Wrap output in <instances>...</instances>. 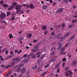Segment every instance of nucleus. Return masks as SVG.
<instances>
[{
    "label": "nucleus",
    "mask_w": 77,
    "mask_h": 77,
    "mask_svg": "<svg viewBox=\"0 0 77 77\" xmlns=\"http://www.w3.org/2000/svg\"><path fill=\"white\" fill-rule=\"evenodd\" d=\"M11 66L10 65H8L7 66H6V68H10Z\"/></svg>",
    "instance_id": "nucleus-59"
},
{
    "label": "nucleus",
    "mask_w": 77,
    "mask_h": 77,
    "mask_svg": "<svg viewBox=\"0 0 77 77\" xmlns=\"http://www.w3.org/2000/svg\"><path fill=\"white\" fill-rule=\"evenodd\" d=\"M12 20H15V17H12L11 18Z\"/></svg>",
    "instance_id": "nucleus-57"
},
{
    "label": "nucleus",
    "mask_w": 77,
    "mask_h": 77,
    "mask_svg": "<svg viewBox=\"0 0 77 77\" xmlns=\"http://www.w3.org/2000/svg\"><path fill=\"white\" fill-rule=\"evenodd\" d=\"M12 5H13V6H15L17 5V3H16V2H14L13 3Z\"/></svg>",
    "instance_id": "nucleus-34"
},
{
    "label": "nucleus",
    "mask_w": 77,
    "mask_h": 77,
    "mask_svg": "<svg viewBox=\"0 0 77 77\" xmlns=\"http://www.w3.org/2000/svg\"><path fill=\"white\" fill-rule=\"evenodd\" d=\"M21 69H20V68H18L17 69H16L15 70V71H17V72H21Z\"/></svg>",
    "instance_id": "nucleus-25"
},
{
    "label": "nucleus",
    "mask_w": 77,
    "mask_h": 77,
    "mask_svg": "<svg viewBox=\"0 0 77 77\" xmlns=\"http://www.w3.org/2000/svg\"><path fill=\"white\" fill-rule=\"evenodd\" d=\"M55 60H56V59L52 58L49 61V63H51V62H54V61H55Z\"/></svg>",
    "instance_id": "nucleus-19"
},
{
    "label": "nucleus",
    "mask_w": 77,
    "mask_h": 77,
    "mask_svg": "<svg viewBox=\"0 0 77 77\" xmlns=\"http://www.w3.org/2000/svg\"><path fill=\"white\" fill-rule=\"evenodd\" d=\"M29 58H26L24 60H23L22 61V62H23L24 63H28L29 62Z\"/></svg>",
    "instance_id": "nucleus-5"
},
{
    "label": "nucleus",
    "mask_w": 77,
    "mask_h": 77,
    "mask_svg": "<svg viewBox=\"0 0 77 77\" xmlns=\"http://www.w3.org/2000/svg\"><path fill=\"white\" fill-rule=\"evenodd\" d=\"M45 56V54H44L42 56V58H44Z\"/></svg>",
    "instance_id": "nucleus-61"
},
{
    "label": "nucleus",
    "mask_w": 77,
    "mask_h": 77,
    "mask_svg": "<svg viewBox=\"0 0 77 77\" xmlns=\"http://www.w3.org/2000/svg\"><path fill=\"white\" fill-rule=\"evenodd\" d=\"M32 36V34H28L26 35V38H29V39H30Z\"/></svg>",
    "instance_id": "nucleus-9"
},
{
    "label": "nucleus",
    "mask_w": 77,
    "mask_h": 77,
    "mask_svg": "<svg viewBox=\"0 0 77 77\" xmlns=\"http://www.w3.org/2000/svg\"><path fill=\"white\" fill-rule=\"evenodd\" d=\"M66 54V52H61L60 53L61 54H64V55H65Z\"/></svg>",
    "instance_id": "nucleus-43"
},
{
    "label": "nucleus",
    "mask_w": 77,
    "mask_h": 77,
    "mask_svg": "<svg viewBox=\"0 0 77 77\" xmlns=\"http://www.w3.org/2000/svg\"><path fill=\"white\" fill-rule=\"evenodd\" d=\"M51 34L52 35H53V36H56V34H55V33H54V32H51Z\"/></svg>",
    "instance_id": "nucleus-36"
},
{
    "label": "nucleus",
    "mask_w": 77,
    "mask_h": 77,
    "mask_svg": "<svg viewBox=\"0 0 77 77\" xmlns=\"http://www.w3.org/2000/svg\"><path fill=\"white\" fill-rule=\"evenodd\" d=\"M9 36L10 39H11L12 38H14V36H12V34H10Z\"/></svg>",
    "instance_id": "nucleus-32"
},
{
    "label": "nucleus",
    "mask_w": 77,
    "mask_h": 77,
    "mask_svg": "<svg viewBox=\"0 0 77 77\" xmlns=\"http://www.w3.org/2000/svg\"><path fill=\"white\" fill-rule=\"evenodd\" d=\"M24 65L22 63H21L20 64L18 65L17 66H16L15 67L16 68H17L18 67H19V68H21V67H22V66H24Z\"/></svg>",
    "instance_id": "nucleus-11"
},
{
    "label": "nucleus",
    "mask_w": 77,
    "mask_h": 77,
    "mask_svg": "<svg viewBox=\"0 0 77 77\" xmlns=\"http://www.w3.org/2000/svg\"><path fill=\"white\" fill-rule=\"evenodd\" d=\"M26 69L24 68H23L22 70L21 73L24 74L26 72Z\"/></svg>",
    "instance_id": "nucleus-15"
},
{
    "label": "nucleus",
    "mask_w": 77,
    "mask_h": 77,
    "mask_svg": "<svg viewBox=\"0 0 77 77\" xmlns=\"http://www.w3.org/2000/svg\"><path fill=\"white\" fill-rule=\"evenodd\" d=\"M41 59H39L37 61V63H41Z\"/></svg>",
    "instance_id": "nucleus-47"
},
{
    "label": "nucleus",
    "mask_w": 77,
    "mask_h": 77,
    "mask_svg": "<svg viewBox=\"0 0 77 77\" xmlns=\"http://www.w3.org/2000/svg\"><path fill=\"white\" fill-rule=\"evenodd\" d=\"M77 61H74L72 63L71 65L72 66H75L77 65Z\"/></svg>",
    "instance_id": "nucleus-10"
},
{
    "label": "nucleus",
    "mask_w": 77,
    "mask_h": 77,
    "mask_svg": "<svg viewBox=\"0 0 77 77\" xmlns=\"http://www.w3.org/2000/svg\"><path fill=\"white\" fill-rule=\"evenodd\" d=\"M3 6H4V7L6 8L8 6V4H4L3 5Z\"/></svg>",
    "instance_id": "nucleus-31"
},
{
    "label": "nucleus",
    "mask_w": 77,
    "mask_h": 77,
    "mask_svg": "<svg viewBox=\"0 0 77 77\" xmlns=\"http://www.w3.org/2000/svg\"><path fill=\"white\" fill-rule=\"evenodd\" d=\"M60 35H61V34H58L57 36V37H59L60 36Z\"/></svg>",
    "instance_id": "nucleus-63"
},
{
    "label": "nucleus",
    "mask_w": 77,
    "mask_h": 77,
    "mask_svg": "<svg viewBox=\"0 0 77 77\" xmlns=\"http://www.w3.org/2000/svg\"><path fill=\"white\" fill-rule=\"evenodd\" d=\"M77 21V19H75V20H72V23H75Z\"/></svg>",
    "instance_id": "nucleus-30"
},
{
    "label": "nucleus",
    "mask_w": 77,
    "mask_h": 77,
    "mask_svg": "<svg viewBox=\"0 0 77 77\" xmlns=\"http://www.w3.org/2000/svg\"><path fill=\"white\" fill-rule=\"evenodd\" d=\"M49 65H50V64H48L45 66V68H47L49 66Z\"/></svg>",
    "instance_id": "nucleus-37"
},
{
    "label": "nucleus",
    "mask_w": 77,
    "mask_h": 77,
    "mask_svg": "<svg viewBox=\"0 0 77 77\" xmlns=\"http://www.w3.org/2000/svg\"><path fill=\"white\" fill-rule=\"evenodd\" d=\"M75 38V35H73L72 37L70 38L68 40L70 41H71L72 39H74Z\"/></svg>",
    "instance_id": "nucleus-13"
},
{
    "label": "nucleus",
    "mask_w": 77,
    "mask_h": 77,
    "mask_svg": "<svg viewBox=\"0 0 77 77\" xmlns=\"http://www.w3.org/2000/svg\"><path fill=\"white\" fill-rule=\"evenodd\" d=\"M13 6H10L9 8L8 9V11H10V10H11V9H13Z\"/></svg>",
    "instance_id": "nucleus-27"
},
{
    "label": "nucleus",
    "mask_w": 77,
    "mask_h": 77,
    "mask_svg": "<svg viewBox=\"0 0 77 77\" xmlns=\"http://www.w3.org/2000/svg\"><path fill=\"white\" fill-rule=\"evenodd\" d=\"M65 24L63 23L62 24V28H65Z\"/></svg>",
    "instance_id": "nucleus-40"
},
{
    "label": "nucleus",
    "mask_w": 77,
    "mask_h": 77,
    "mask_svg": "<svg viewBox=\"0 0 77 77\" xmlns=\"http://www.w3.org/2000/svg\"><path fill=\"white\" fill-rule=\"evenodd\" d=\"M37 42H38V40H35L33 41V42L34 43Z\"/></svg>",
    "instance_id": "nucleus-55"
},
{
    "label": "nucleus",
    "mask_w": 77,
    "mask_h": 77,
    "mask_svg": "<svg viewBox=\"0 0 77 77\" xmlns=\"http://www.w3.org/2000/svg\"><path fill=\"white\" fill-rule=\"evenodd\" d=\"M68 69H69V68H68V67H66L65 68V70H66V71H68Z\"/></svg>",
    "instance_id": "nucleus-52"
},
{
    "label": "nucleus",
    "mask_w": 77,
    "mask_h": 77,
    "mask_svg": "<svg viewBox=\"0 0 77 77\" xmlns=\"http://www.w3.org/2000/svg\"><path fill=\"white\" fill-rule=\"evenodd\" d=\"M75 15L73 16V17H75V18H76L77 17V12L75 13Z\"/></svg>",
    "instance_id": "nucleus-33"
},
{
    "label": "nucleus",
    "mask_w": 77,
    "mask_h": 77,
    "mask_svg": "<svg viewBox=\"0 0 77 77\" xmlns=\"http://www.w3.org/2000/svg\"><path fill=\"white\" fill-rule=\"evenodd\" d=\"M56 50V47H52L51 49V50L52 51H55Z\"/></svg>",
    "instance_id": "nucleus-18"
},
{
    "label": "nucleus",
    "mask_w": 77,
    "mask_h": 77,
    "mask_svg": "<svg viewBox=\"0 0 77 77\" xmlns=\"http://www.w3.org/2000/svg\"><path fill=\"white\" fill-rule=\"evenodd\" d=\"M68 57H71V53H69V54H68Z\"/></svg>",
    "instance_id": "nucleus-49"
},
{
    "label": "nucleus",
    "mask_w": 77,
    "mask_h": 77,
    "mask_svg": "<svg viewBox=\"0 0 77 77\" xmlns=\"http://www.w3.org/2000/svg\"><path fill=\"white\" fill-rule=\"evenodd\" d=\"M41 54V52H38V53H37L36 54V55H40Z\"/></svg>",
    "instance_id": "nucleus-45"
},
{
    "label": "nucleus",
    "mask_w": 77,
    "mask_h": 77,
    "mask_svg": "<svg viewBox=\"0 0 77 77\" xmlns=\"http://www.w3.org/2000/svg\"><path fill=\"white\" fill-rule=\"evenodd\" d=\"M59 65L58 64H57L55 66V68H56V69H58V68H59Z\"/></svg>",
    "instance_id": "nucleus-35"
},
{
    "label": "nucleus",
    "mask_w": 77,
    "mask_h": 77,
    "mask_svg": "<svg viewBox=\"0 0 77 77\" xmlns=\"http://www.w3.org/2000/svg\"><path fill=\"white\" fill-rule=\"evenodd\" d=\"M11 12H8L7 13V17H8L9 15H10L11 14Z\"/></svg>",
    "instance_id": "nucleus-39"
},
{
    "label": "nucleus",
    "mask_w": 77,
    "mask_h": 77,
    "mask_svg": "<svg viewBox=\"0 0 77 77\" xmlns=\"http://www.w3.org/2000/svg\"><path fill=\"white\" fill-rule=\"evenodd\" d=\"M47 73L46 72H44L43 74H42V75H41V76H43L44 75H45V74H46V73Z\"/></svg>",
    "instance_id": "nucleus-38"
},
{
    "label": "nucleus",
    "mask_w": 77,
    "mask_h": 77,
    "mask_svg": "<svg viewBox=\"0 0 77 77\" xmlns=\"http://www.w3.org/2000/svg\"><path fill=\"white\" fill-rule=\"evenodd\" d=\"M72 27V25H69L68 26V28H69V29L71 28Z\"/></svg>",
    "instance_id": "nucleus-62"
},
{
    "label": "nucleus",
    "mask_w": 77,
    "mask_h": 77,
    "mask_svg": "<svg viewBox=\"0 0 77 77\" xmlns=\"http://www.w3.org/2000/svg\"><path fill=\"white\" fill-rule=\"evenodd\" d=\"M14 51L15 53H17V52L18 51V50H15Z\"/></svg>",
    "instance_id": "nucleus-64"
},
{
    "label": "nucleus",
    "mask_w": 77,
    "mask_h": 77,
    "mask_svg": "<svg viewBox=\"0 0 77 77\" xmlns=\"http://www.w3.org/2000/svg\"><path fill=\"white\" fill-rule=\"evenodd\" d=\"M14 57V55H13L8 56L5 58V60H8V59H10L12 58V57Z\"/></svg>",
    "instance_id": "nucleus-8"
},
{
    "label": "nucleus",
    "mask_w": 77,
    "mask_h": 77,
    "mask_svg": "<svg viewBox=\"0 0 77 77\" xmlns=\"http://www.w3.org/2000/svg\"><path fill=\"white\" fill-rule=\"evenodd\" d=\"M10 54H12V55H13L14 54V52H13L12 51H11L10 52Z\"/></svg>",
    "instance_id": "nucleus-48"
},
{
    "label": "nucleus",
    "mask_w": 77,
    "mask_h": 77,
    "mask_svg": "<svg viewBox=\"0 0 77 77\" xmlns=\"http://www.w3.org/2000/svg\"><path fill=\"white\" fill-rule=\"evenodd\" d=\"M61 27V25H58L55 27V28L56 29H59Z\"/></svg>",
    "instance_id": "nucleus-26"
},
{
    "label": "nucleus",
    "mask_w": 77,
    "mask_h": 77,
    "mask_svg": "<svg viewBox=\"0 0 77 77\" xmlns=\"http://www.w3.org/2000/svg\"><path fill=\"white\" fill-rule=\"evenodd\" d=\"M5 50H6V48H5L4 49H3L2 51V52H4L5 51Z\"/></svg>",
    "instance_id": "nucleus-50"
},
{
    "label": "nucleus",
    "mask_w": 77,
    "mask_h": 77,
    "mask_svg": "<svg viewBox=\"0 0 77 77\" xmlns=\"http://www.w3.org/2000/svg\"><path fill=\"white\" fill-rule=\"evenodd\" d=\"M23 39H24V37H20L19 38L18 40L19 41H22Z\"/></svg>",
    "instance_id": "nucleus-28"
},
{
    "label": "nucleus",
    "mask_w": 77,
    "mask_h": 77,
    "mask_svg": "<svg viewBox=\"0 0 77 77\" xmlns=\"http://www.w3.org/2000/svg\"><path fill=\"white\" fill-rule=\"evenodd\" d=\"M13 59H14L15 60V62L16 61L17 63H18L21 60V58L20 57H19L18 58H17L16 59L14 58Z\"/></svg>",
    "instance_id": "nucleus-4"
},
{
    "label": "nucleus",
    "mask_w": 77,
    "mask_h": 77,
    "mask_svg": "<svg viewBox=\"0 0 77 77\" xmlns=\"http://www.w3.org/2000/svg\"><path fill=\"white\" fill-rule=\"evenodd\" d=\"M42 29L43 30H46L47 29V26L45 25L43 26L42 27Z\"/></svg>",
    "instance_id": "nucleus-14"
},
{
    "label": "nucleus",
    "mask_w": 77,
    "mask_h": 77,
    "mask_svg": "<svg viewBox=\"0 0 77 77\" xmlns=\"http://www.w3.org/2000/svg\"><path fill=\"white\" fill-rule=\"evenodd\" d=\"M21 8V5H18L16 6L15 8L16 9H20Z\"/></svg>",
    "instance_id": "nucleus-17"
},
{
    "label": "nucleus",
    "mask_w": 77,
    "mask_h": 77,
    "mask_svg": "<svg viewBox=\"0 0 77 77\" xmlns=\"http://www.w3.org/2000/svg\"><path fill=\"white\" fill-rule=\"evenodd\" d=\"M63 9L61 8H60V9L58 10L56 12L57 14H58V13H61L62 12H63Z\"/></svg>",
    "instance_id": "nucleus-6"
},
{
    "label": "nucleus",
    "mask_w": 77,
    "mask_h": 77,
    "mask_svg": "<svg viewBox=\"0 0 77 77\" xmlns=\"http://www.w3.org/2000/svg\"><path fill=\"white\" fill-rule=\"evenodd\" d=\"M64 1L66 3H68L69 2V0H64Z\"/></svg>",
    "instance_id": "nucleus-41"
},
{
    "label": "nucleus",
    "mask_w": 77,
    "mask_h": 77,
    "mask_svg": "<svg viewBox=\"0 0 77 77\" xmlns=\"http://www.w3.org/2000/svg\"><path fill=\"white\" fill-rule=\"evenodd\" d=\"M47 6L46 5H43L42 7V8L44 9H47Z\"/></svg>",
    "instance_id": "nucleus-29"
},
{
    "label": "nucleus",
    "mask_w": 77,
    "mask_h": 77,
    "mask_svg": "<svg viewBox=\"0 0 77 77\" xmlns=\"http://www.w3.org/2000/svg\"><path fill=\"white\" fill-rule=\"evenodd\" d=\"M51 45L54 47V46H55V43H52L51 44Z\"/></svg>",
    "instance_id": "nucleus-42"
},
{
    "label": "nucleus",
    "mask_w": 77,
    "mask_h": 77,
    "mask_svg": "<svg viewBox=\"0 0 77 77\" xmlns=\"http://www.w3.org/2000/svg\"><path fill=\"white\" fill-rule=\"evenodd\" d=\"M21 10H17L16 11V13L17 14H19L20 12H21Z\"/></svg>",
    "instance_id": "nucleus-44"
},
{
    "label": "nucleus",
    "mask_w": 77,
    "mask_h": 77,
    "mask_svg": "<svg viewBox=\"0 0 77 77\" xmlns=\"http://www.w3.org/2000/svg\"><path fill=\"white\" fill-rule=\"evenodd\" d=\"M33 69H36L37 68V66H35L33 67Z\"/></svg>",
    "instance_id": "nucleus-54"
},
{
    "label": "nucleus",
    "mask_w": 77,
    "mask_h": 77,
    "mask_svg": "<svg viewBox=\"0 0 77 77\" xmlns=\"http://www.w3.org/2000/svg\"><path fill=\"white\" fill-rule=\"evenodd\" d=\"M71 74H72V72L70 71H66L65 72L66 76L67 77L69 76V75H71Z\"/></svg>",
    "instance_id": "nucleus-2"
},
{
    "label": "nucleus",
    "mask_w": 77,
    "mask_h": 77,
    "mask_svg": "<svg viewBox=\"0 0 77 77\" xmlns=\"http://www.w3.org/2000/svg\"><path fill=\"white\" fill-rule=\"evenodd\" d=\"M31 51H32V52H36V50L34 49H32Z\"/></svg>",
    "instance_id": "nucleus-46"
},
{
    "label": "nucleus",
    "mask_w": 77,
    "mask_h": 77,
    "mask_svg": "<svg viewBox=\"0 0 77 77\" xmlns=\"http://www.w3.org/2000/svg\"><path fill=\"white\" fill-rule=\"evenodd\" d=\"M54 56V52L53 51L50 54V57H53Z\"/></svg>",
    "instance_id": "nucleus-12"
},
{
    "label": "nucleus",
    "mask_w": 77,
    "mask_h": 77,
    "mask_svg": "<svg viewBox=\"0 0 77 77\" xmlns=\"http://www.w3.org/2000/svg\"><path fill=\"white\" fill-rule=\"evenodd\" d=\"M12 61L13 62L10 63V65L11 66H14V65H15V59H13Z\"/></svg>",
    "instance_id": "nucleus-7"
},
{
    "label": "nucleus",
    "mask_w": 77,
    "mask_h": 77,
    "mask_svg": "<svg viewBox=\"0 0 77 77\" xmlns=\"http://www.w3.org/2000/svg\"><path fill=\"white\" fill-rule=\"evenodd\" d=\"M31 56H32V58H34V59L36 58V55L35 54L33 55V52H32L30 54H29L28 55V57L29 58V57H31Z\"/></svg>",
    "instance_id": "nucleus-3"
},
{
    "label": "nucleus",
    "mask_w": 77,
    "mask_h": 77,
    "mask_svg": "<svg viewBox=\"0 0 77 77\" xmlns=\"http://www.w3.org/2000/svg\"><path fill=\"white\" fill-rule=\"evenodd\" d=\"M65 47H63L60 50V52L61 53H62L63 52V51H65Z\"/></svg>",
    "instance_id": "nucleus-21"
},
{
    "label": "nucleus",
    "mask_w": 77,
    "mask_h": 77,
    "mask_svg": "<svg viewBox=\"0 0 77 77\" xmlns=\"http://www.w3.org/2000/svg\"><path fill=\"white\" fill-rule=\"evenodd\" d=\"M22 77V75H21L20 74H19L18 76V77Z\"/></svg>",
    "instance_id": "nucleus-60"
},
{
    "label": "nucleus",
    "mask_w": 77,
    "mask_h": 77,
    "mask_svg": "<svg viewBox=\"0 0 77 77\" xmlns=\"http://www.w3.org/2000/svg\"><path fill=\"white\" fill-rule=\"evenodd\" d=\"M6 15L5 13H2L0 15V20H3L6 17Z\"/></svg>",
    "instance_id": "nucleus-1"
},
{
    "label": "nucleus",
    "mask_w": 77,
    "mask_h": 77,
    "mask_svg": "<svg viewBox=\"0 0 77 77\" xmlns=\"http://www.w3.org/2000/svg\"><path fill=\"white\" fill-rule=\"evenodd\" d=\"M3 48V46H0V53H2V51H1V49Z\"/></svg>",
    "instance_id": "nucleus-53"
},
{
    "label": "nucleus",
    "mask_w": 77,
    "mask_h": 77,
    "mask_svg": "<svg viewBox=\"0 0 77 77\" xmlns=\"http://www.w3.org/2000/svg\"><path fill=\"white\" fill-rule=\"evenodd\" d=\"M70 35V33L69 32H68L67 33H66L64 36V37H65L66 38V37H68L69 35Z\"/></svg>",
    "instance_id": "nucleus-20"
},
{
    "label": "nucleus",
    "mask_w": 77,
    "mask_h": 77,
    "mask_svg": "<svg viewBox=\"0 0 77 77\" xmlns=\"http://www.w3.org/2000/svg\"><path fill=\"white\" fill-rule=\"evenodd\" d=\"M27 55L26 54H25L24 55H23V57H27Z\"/></svg>",
    "instance_id": "nucleus-58"
},
{
    "label": "nucleus",
    "mask_w": 77,
    "mask_h": 77,
    "mask_svg": "<svg viewBox=\"0 0 77 77\" xmlns=\"http://www.w3.org/2000/svg\"><path fill=\"white\" fill-rule=\"evenodd\" d=\"M29 8L31 9H33L34 8V5L32 4H30L29 6Z\"/></svg>",
    "instance_id": "nucleus-16"
},
{
    "label": "nucleus",
    "mask_w": 77,
    "mask_h": 77,
    "mask_svg": "<svg viewBox=\"0 0 77 77\" xmlns=\"http://www.w3.org/2000/svg\"><path fill=\"white\" fill-rule=\"evenodd\" d=\"M59 47L58 48H57V50H60V49L61 48V47H62V45L61 44V43H59Z\"/></svg>",
    "instance_id": "nucleus-22"
},
{
    "label": "nucleus",
    "mask_w": 77,
    "mask_h": 77,
    "mask_svg": "<svg viewBox=\"0 0 77 77\" xmlns=\"http://www.w3.org/2000/svg\"><path fill=\"white\" fill-rule=\"evenodd\" d=\"M21 52H22V50H20L18 52L17 54H20V53H21Z\"/></svg>",
    "instance_id": "nucleus-56"
},
{
    "label": "nucleus",
    "mask_w": 77,
    "mask_h": 77,
    "mask_svg": "<svg viewBox=\"0 0 77 77\" xmlns=\"http://www.w3.org/2000/svg\"><path fill=\"white\" fill-rule=\"evenodd\" d=\"M65 37H63L60 38V39H61L60 41V42H61V41H63L64 40H65Z\"/></svg>",
    "instance_id": "nucleus-23"
},
{
    "label": "nucleus",
    "mask_w": 77,
    "mask_h": 77,
    "mask_svg": "<svg viewBox=\"0 0 77 77\" xmlns=\"http://www.w3.org/2000/svg\"><path fill=\"white\" fill-rule=\"evenodd\" d=\"M34 48L35 49V50H36V51L39 50V46H35Z\"/></svg>",
    "instance_id": "nucleus-24"
},
{
    "label": "nucleus",
    "mask_w": 77,
    "mask_h": 77,
    "mask_svg": "<svg viewBox=\"0 0 77 77\" xmlns=\"http://www.w3.org/2000/svg\"><path fill=\"white\" fill-rule=\"evenodd\" d=\"M62 60L63 61V62H65V61H66V59L65 58H63Z\"/></svg>",
    "instance_id": "nucleus-51"
}]
</instances>
